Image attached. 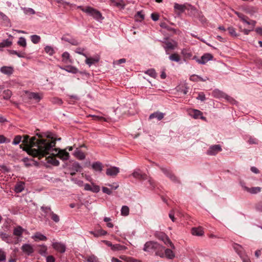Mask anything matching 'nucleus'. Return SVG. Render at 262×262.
<instances>
[{"instance_id":"nucleus-1","label":"nucleus","mask_w":262,"mask_h":262,"mask_svg":"<svg viewBox=\"0 0 262 262\" xmlns=\"http://www.w3.org/2000/svg\"><path fill=\"white\" fill-rule=\"evenodd\" d=\"M21 129H17V144L23 150L33 157L38 159L46 157L47 163L54 166H58L59 162L55 157L47 156L53 151H57L56 148H53L56 144V140L53 139L52 134L50 133H36V136L29 138L28 135H21Z\"/></svg>"},{"instance_id":"nucleus-2","label":"nucleus","mask_w":262,"mask_h":262,"mask_svg":"<svg viewBox=\"0 0 262 262\" xmlns=\"http://www.w3.org/2000/svg\"><path fill=\"white\" fill-rule=\"evenodd\" d=\"M78 8H80L83 12H85L88 15L93 17L97 21H100L103 19L100 12L91 7L88 6L86 7H83L82 6H79Z\"/></svg>"},{"instance_id":"nucleus-3","label":"nucleus","mask_w":262,"mask_h":262,"mask_svg":"<svg viewBox=\"0 0 262 262\" xmlns=\"http://www.w3.org/2000/svg\"><path fill=\"white\" fill-rule=\"evenodd\" d=\"M155 236L158 239L162 241L166 245L169 246L171 249H175V246L165 233L163 232L157 231L155 233Z\"/></svg>"},{"instance_id":"nucleus-4","label":"nucleus","mask_w":262,"mask_h":262,"mask_svg":"<svg viewBox=\"0 0 262 262\" xmlns=\"http://www.w3.org/2000/svg\"><path fill=\"white\" fill-rule=\"evenodd\" d=\"M40 209L46 214V216H49L55 223H57L60 221L59 216L54 213L50 207L43 206L41 207Z\"/></svg>"},{"instance_id":"nucleus-5","label":"nucleus","mask_w":262,"mask_h":262,"mask_svg":"<svg viewBox=\"0 0 262 262\" xmlns=\"http://www.w3.org/2000/svg\"><path fill=\"white\" fill-rule=\"evenodd\" d=\"M67 166L71 171L70 174L72 176H75L77 172H80L82 170L81 166L77 162H70Z\"/></svg>"},{"instance_id":"nucleus-6","label":"nucleus","mask_w":262,"mask_h":262,"mask_svg":"<svg viewBox=\"0 0 262 262\" xmlns=\"http://www.w3.org/2000/svg\"><path fill=\"white\" fill-rule=\"evenodd\" d=\"M212 96L214 97L220 98H224L227 99L228 101L233 103L235 100L230 97L229 96L227 95L223 92H221L219 90H215L212 92Z\"/></svg>"},{"instance_id":"nucleus-7","label":"nucleus","mask_w":262,"mask_h":262,"mask_svg":"<svg viewBox=\"0 0 262 262\" xmlns=\"http://www.w3.org/2000/svg\"><path fill=\"white\" fill-rule=\"evenodd\" d=\"M222 150L221 146L219 144L214 145L210 146L207 151L208 155L214 156Z\"/></svg>"},{"instance_id":"nucleus-8","label":"nucleus","mask_w":262,"mask_h":262,"mask_svg":"<svg viewBox=\"0 0 262 262\" xmlns=\"http://www.w3.org/2000/svg\"><path fill=\"white\" fill-rule=\"evenodd\" d=\"M52 246L53 248L58 252L63 253L66 251V246L64 244L62 243H53Z\"/></svg>"},{"instance_id":"nucleus-9","label":"nucleus","mask_w":262,"mask_h":262,"mask_svg":"<svg viewBox=\"0 0 262 262\" xmlns=\"http://www.w3.org/2000/svg\"><path fill=\"white\" fill-rule=\"evenodd\" d=\"M157 242H148L145 243L143 248L144 251L153 253L155 250L156 245Z\"/></svg>"},{"instance_id":"nucleus-10","label":"nucleus","mask_w":262,"mask_h":262,"mask_svg":"<svg viewBox=\"0 0 262 262\" xmlns=\"http://www.w3.org/2000/svg\"><path fill=\"white\" fill-rule=\"evenodd\" d=\"M164 247L161 245L159 243H157V244L156 245L155 250L154 251V252L155 253V254L157 256H159L160 257L163 258L164 257Z\"/></svg>"},{"instance_id":"nucleus-11","label":"nucleus","mask_w":262,"mask_h":262,"mask_svg":"<svg viewBox=\"0 0 262 262\" xmlns=\"http://www.w3.org/2000/svg\"><path fill=\"white\" fill-rule=\"evenodd\" d=\"M165 45L163 46V48L166 51V53L168 54H169L168 53V51L170 50H174L177 46V43L176 42L172 41H165L164 42Z\"/></svg>"},{"instance_id":"nucleus-12","label":"nucleus","mask_w":262,"mask_h":262,"mask_svg":"<svg viewBox=\"0 0 262 262\" xmlns=\"http://www.w3.org/2000/svg\"><path fill=\"white\" fill-rule=\"evenodd\" d=\"M21 249L24 253L28 255H30L34 252L33 247L30 244H24L21 247Z\"/></svg>"},{"instance_id":"nucleus-13","label":"nucleus","mask_w":262,"mask_h":262,"mask_svg":"<svg viewBox=\"0 0 262 262\" xmlns=\"http://www.w3.org/2000/svg\"><path fill=\"white\" fill-rule=\"evenodd\" d=\"M0 71L4 74L10 76L13 74L14 70L12 67L3 66L1 68Z\"/></svg>"},{"instance_id":"nucleus-14","label":"nucleus","mask_w":262,"mask_h":262,"mask_svg":"<svg viewBox=\"0 0 262 262\" xmlns=\"http://www.w3.org/2000/svg\"><path fill=\"white\" fill-rule=\"evenodd\" d=\"M119 172V168L117 167H112L106 169V174L109 176H116Z\"/></svg>"},{"instance_id":"nucleus-15","label":"nucleus","mask_w":262,"mask_h":262,"mask_svg":"<svg viewBox=\"0 0 262 262\" xmlns=\"http://www.w3.org/2000/svg\"><path fill=\"white\" fill-rule=\"evenodd\" d=\"M213 56L211 54L209 53L205 54L201 57L200 59L198 60V62L200 64H204L209 60H211Z\"/></svg>"},{"instance_id":"nucleus-16","label":"nucleus","mask_w":262,"mask_h":262,"mask_svg":"<svg viewBox=\"0 0 262 262\" xmlns=\"http://www.w3.org/2000/svg\"><path fill=\"white\" fill-rule=\"evenodd\" d=\"M32 237L36 242L45 241L47 239V237L39 232H36Z\"/></svg>"},{"instance_id":"nucleus-17","label":"nucleus","mask_w":262,"mask_h":262,"mask_svg":"<svg viewBox=\"0 0 262 262\" xmlns=\"http://www.w3.org/2000/svg\"><path fill=\"white\" fill-rule=\"evenodd\" d=\"M56 155L62 160H68L70 157L69 154L65 150H59Z\"/></svg>"},{"instance_id":"nucleus-18","label":"nucleus","mask_w":262,"mask_h":262,"mask_svg":"<svg viewBox=\"0 0 262 262\" xmlns=\"http://www.w3.org/2000/svg\"><path fill=\"white\" fill-rule=\"evenodd\" d=\"M132 175L135 178L141 180H144L147 179V175L144 173H142L140 171H134L132 173Z\"/></svg>"},{"instance_id":"nucleus-19","label":"nucleus","mask_w":262,"mask_h":262,"mask_svg":"<svg viewBox=\"0 0 262 262\" xmlns=\"http://www.w3.org/2000/svg\"><path fill=\"white\" fill-rule=\"evenodd\" d=\"M244 188L245 190L247 191V192L251 194H256L258 192H260L261 190V188L260 187H254L249 188L248 187L245 186Z\"/></svg>"},{"instance_id":"nucleus-20","label":"nucleus","mask_w":262,"mask_h":262,"mask_svg":"<svg viewBox=\"0 0 262 262\" xmlns=\"http://www.w3.org/2000/svg\"><path fill=\"white\" fill-rule=\"evenodd\" d=\"M28 97L29 99H34L36 102H39L42 98V96L40 95L38 93L34 92L28 93Z\"/></svg>"},{"instance_id":"nucleus-21","label":"nucleus","mask_w":262,"mask_h":262,"mask_svg":"<svg viewBox=\"0 0 262 262\" xmlns=\"http://www.w3.org/2000/svg\"><path fill=\"white\" fill-rule=\"evenodd\" d=\"M164 114L159 112H155L150 115L149 118L152 119L154 118H157L158 120H162L164 117Z\"/></svg>"},{"instance_id":"nucleus-22","label":"nucleus","mask_w":262,"mask_h":262,"mask_svg":"<svg viewBox=\"0 0 262 262\" xmlns=\"http://www.w3.org/2000/svg\"><path fill=\"white\" fill-rule=\"evenodd\" d=\"M190 80L192 81L198 82L199 81H206L209 80V78L207 77H205V78H202L196 75H192L190 77Z\"/></svg>"},{"instance_id":"nucleus-23","label":"nucleus","mask_w":262,"mask_h":262,"mask_svg":"<svg viewBox=\"0 0 262 262\" xmlns=\"http://www.w3.org/2000/svg\"><path fill=\"white\" fill-rule=\"evenodd\" d=\"M164 257L169 259H172L175 257V254L170 249H164Z\"/></svg>"},{"instance_id":"nucleus-24","label":"nucleus","mask_w":262,"mask_h":262,"mask_svg":"<svg viewBox=\"0 0 262 262\" xmlns=\"http://www.w3.org/2000/svg\"><path fill=\"white\" fill-rule=\"evenodd\" d=\"M92 167L94 170L99 172H101L103 169L102 164L98 161L93 163Z\"/></svg>"},{"instance_id":"nucleus-25","label":"nucleus","mask_w":262,"mask_h":262,"mask_svg":"<svg viewBox=\"0 0 262 262\" xmlns=\"http://www.w3.org/2000/svg\"><path fill=\"white\" fill-rule=\"evenodd\" d=\"M191 233L193 235L202 236L204 234V231L202 227L193 228L191 230Z\"/></svg>"},{"instance_id":"nucleus-26","label":"nucleus","mask_w":262,"mask_h":262,"mask_svg":"<svg viewBox=\"0 0 262 262\" xmlns=\"http://www.w3.org/2000/svg\"><path fill=\"white\" fill-rule=\"evenodd\" d=\"M90 233L93 234L95 237H99L100 236L104 235L106 234L107 232L104 230L100 229L95 232L92 231H90Z\"/></svg>"},{"instance_id":"nucleus-27","label":"nucleus","mask_w":262,"mask_h":262,"mask_svg":"<svg viewBox=\"0 0 262 262\" xmlns=\"http://www.w3.org/2000/svg\"><path fill=\"white\" fill-rule=\"evenodd\" d=\"M174 9L176 11H178L179 13L184 12L186 9V7L184 5H180L177 3H175L174 5Z\"/></svg>"},{"instance_id":"nucleus-28","label":"nucleus","mask_w":262,"mask_h":262,"mask_svg":"<svg viewBox=\"0 0 262 262\" xmlns=\"http://www.w3.org/2000/svg\"><path fill=\"white\" fill-rule=\"evenodd\" d=\"M99 60V57L96 58H86L85 63L91 66L92 64L98 62Z\"/></svg>"},{"instance_id":"nucleus-29","label":"nucleus","mask_w":262,"mask_h":262,"mask_svg":"<svg viewBox=\"0 0 262 262\" xmlns=\"http://www.w3.org/2000/svg\"><path fill=\"white\" fill-rule=\"evenodd\" d=\"M75 156L79 160H83L85 159V156L84 154L77 149L74 152Z\"/></svg>"},{"instance_id":"nucleus-30","label":"nucleus","mask_w":262,"mask_h":262,"mask_svg":"<svg viewBox=\"0 0 262 262\" xmlns=\"http://www.w3.org/2000/svg\"><path fill=\"white\" fill-rule=\"evenodd\" d=\"M38 252L41 255H46L47 254V246L45 245L39 246L38 249Z\"/></svg>"},{"instance_id":"nucleus-31","label":"nucleus","mask_w":262,"mask_h":262,"mask_svg":"<svg viewBox=\"0 0 262 262\" xmlns=\"http://www.w3.org/2000/svg\"><path fill=\"white\" fill-rule=\"evenodd\" d=\"M23 233L26 234H28L29 233L26 229L23 228L21 226H17V241Z\"/></svg>"},{"instance_id":"nucleus-32","label":"nucleus","mask_w":262,"mask_h":262,"mask_svg":"<svg viewBox=\"0 0 262 262\" xmlns=\"http://www.w3.org/2000/svg\"><path fill=\"white\" fill-rule=\"evenodd\" d=\"M160 26L162 28H164L167 30L171 32L172 33H176L175 29L168 26L165 22L161 23L160 24Z\"/></svg>"},{"instance_id":"nucleus-33","label":"nucleus","mask_w":262,"mask_h":262,"mask_svg":"<svg viewBox=\"0 0 262 262\" xmlns=\"http://www.w3.org/2000/svg\"><path fill=\"white\" fill-rule=\"evenodd\" d=\"M241 20H242L244 23L248 25L252 26L253 28H254L256 24V21L255 20H251L249 21L248 17H247L246 16H245V17L243 19H242Z\"/></svg>"},{"instance_id":"nucleus-34","label":"nucleus","mask_w":262,"mask_h":262,"mask_svg":"<svg viewBox=\"0 0 262 262\" xmlns=\"http://www.w3.org/2000/svg\"><path fill=\"white\" fill-rule=\"evenodd\" d=\"M241 20H242L244 23L248 25L252 26L253 28H254L256 24V21L255 20H251L249 21L248 17H247L246 16H245V17L243 19H242Z\"/></svg>"},{"instance_id":"nucleus-35","label":"nucleus","mask_w":262,"mask_h":262,"mask_svg":"<svg viewBox=\"0 0 262 262\" xmlns=\"http://www.w3.org/2000/svg\"><path fill=\"white\" fill-rule=\"evenodd\" d=\"M86 261L87 262H100L97 256L94 254L87 256Z\"/></svg>"},{"instance_id":"nucleus-36","label":"nucleus","mask_w":262,"mask_h":262,"mask_svg":"<svg viewBox=\"0 0 262 262\" xmlns=\"http://www.w3.org/2000/svg\"><path fill=\"white\" fill-rule=\"evenodd\" d=\"M62 39L70 43L72 45L77 46L79 45V42L75 39H69L66 37H64L62 38Z\"/></svg>"},{"instance_id":"nucleus-37","label":"nucleus","mask_w":262,"mask_h":262,"mask_svg":"<svg viewBox=\"0 0 262 262\" xmlns=\"http://www.w3.org/2000/svg\"><path fill=\"white\" fill-rule=\"evenodd\" d=\"M23 12L25 14L27 15L34 14L35 11L32 8H21Z\"/></svg>"},{"instance_id":"nucleus-38","label":"nucleus","mask_w":262,"mask_h":262,"mask_svg":"<svg viewBox=\"0 0 262 262\" xmlns=\"http://www.w3.org/2000/svg\"><path fill=\"white\" fill-rule=\"evenodd\" d=\"M12 44V41L9 39H6L0 43V49L4 47H9Z\"/></svg>"},{"instance_id":"nucleus-39","label":"nucleus","mask_w":262,"mask_h":262,"mask_svg":"<svg viewBox=\"0 0 262 262\" xmlns=\"http://www.w3.org/2000/svg\"><path fill=\"white\" fill-rule=\"evenodd\" d=\"M135 18L136 21H141L144 19V15L142 13L141 11H138L135 15Z\"/></svg>"},{"instance_id":"nucleus-40","label":"nucleus","mask_w":262,"mask_h":262,"mask_svg":"<svg viewBox=\"0 0 262 262\" xmlns=\"http://www.w3.org/2000/svg\"><path fill=\"white\" fill-rule=\"evenodd\" d=\"M169 58L170 60L176 62H179L180 60V57L177 53L171 54V55L169 56Z\"/></svg>"},{"instance_id":"nucleus-41","label":"nucleus","mask_w":262,"mask_h":262,"mask_svg":"<svg viewBox=\"0 0 262 262\" xmlns=\"http://www.w3.org/2000/svg\"><path fill=\"white\" fill-rule=\"evenodd\" d=\"M125 247L120 244H115L112 245V249L115 251L123 250L125 249Z\"/></svg>"},{"instance_id":"nucleus-42","label":"nucleus","mask_w":262,"mask_h":262,"mask_svg":"<svg viewBox=\"0 0 262 262\" xmlns=\"http://www.w3.org/2000/svg\"><path fill=\"white\" fill-rule=\"evenodd\" d=\"M25 189V183L22 181H17V193L21 192Z\"/></svg>"},{"instance_id":"nucleus-43","label":"nucleus","mask_w":262,"mask_h":262,"mask_svg":"<svg viewBox=\"0 0 262 262\" xmlns=\"http://www.w3.org/2000/svg\"><path fill=\"white\" fill-rule=\"evenodd\" d=\"M129 208L127 206H123L122 207L121 212L122 215L126 216L129 214Z\"/></svg>"},{"instance_id":"nucleus-44","label":"nucleus","mask_w":262,"mask_h":262,"mask_svg":"<svg viewBox=\"0 0 262 262\" xmlns=\"http://www.w3.org/2000/svg\"><path fill=\"white\" fill-rule=\"evenodd\" d=\"M145 73L148 74L150 77L154 78H155L157 76L156 72L155 70L153 69H150L147 70L146 72H145Z\"/></svg>"},{"instance_id":"nucleus-45","label":"nucleus","mask_w":262,"mask_h":262,"mask_svg":"<svg viewBox=\"0 0 262 262\" xmlns=\"http://www.w3.org/2000/svg\"><path fill=\"white\" fill-rule=\"evenodd\" d=\"M192 116L195 119L199 118L200 116L202 115V113L198 110H194L192 111Z\"/></svg>"},{"instance_id":"nucleus-46","label":"nucleus","mask_w":262,"mask_h":262,"mask_svg":"<svg viewBox=\"0 0 262 262\" xmlns=\"http://www.w3.org/2000/svg\"><path fill=\"white\" fill-rule=\"evenodd\" d=\"M17 44L23 47H26L27 45L26 39L23 37L19 38Z\"/></svg>"},{"instance_id":"nucleus-47","label":"nucleus","mask_w":262,"mask_h":262,"mask_svg":"<svg viewBox=\"0 0 262 262\" xmlns=\"http://www.w3.org/2000/svg\"><path fill=\"white\" fill-rule=\"evenodd\" d=\"M67 72L72 73L73 74H76L78 72V70L73 66H69L67 67V69L66 70Z\"/></svg>"},{"instance_id":"nucleus-48","label":"nucleus","mask_w":262,"mask_h":262,"mask_svg":"<svg viewBox=\"0 0 262 262\" xmlns=\"http://www.w3.org/2000/svg\"><path fill=\"white\" fill-rule=\"evenodd\" d=\"M45 51L47 53H48L50 55H52L54 53L53 48L51 46H46L45 48Z\"/></svg>"},{"instance_id":"nucleus-49","label":"nucleus","mask_w":262,"mask_h":262,"mask_svg":"<svg viewBox=\"0 0 262 262\" xmlns=\"http://www.w3.org/2000/svg\"><path fill=\"white\" fill-rule=\"evenodd\" d=\"M31 41L34 43H37L40 41V37L37 35H33L31 36Z\"/></svg>"},{"instance_id":"nucleus-50","label":"nucleus","mask_w":262,"mask_h":262,"mask_svg":"<svg viewBox=\"0 0 262 262\" xmlns=\"http://www.w3.org/2000/svg\"><path fill=\"white\" fill-rule=\"evenodd\" d=\"M51 102L53 104H57L58 105H61L62 104V101L61 99L57 97H54L52 98Z\"/></svg>"},{"instance_id":"nucleus-51","label":"nucleus","mask_w":262,"mask_h":262,"mask_svg":"<svg viewBox=\"0 0 262 262\" xmlns=\"http://www.w3.org/2000/svg\"><path fill=\"white\" fill-rule=\"evenodd\" d=\"M168 177L173 182L180 183V181L178 179V178L176 177V176H174L173 173L171 172L169 174V175L168 176Z\"/></svg>"},{"instance_id":"nucleus-52","label":"nucleus","mask_w":262,"mask_h":262,"mask_svg":"<svg viewBox=\"0 0 262 262\" xmlns=\"http://www.w3.org/2000/svg\"><path fill=\"white\" fill-rule=\"evenodd\" d=\"M228 30L229 33L232 36L236 37L238 36L237 34L236 33L235 29L232 27H229L228 28Z\"/></svg>"},{"instance_id":"nucleus-53","label":"nucleus","mask_w":262,"mask_h":262,"mask_svg":"<svg viewBox=\"0 0 262 262\" xmlns=\"http://www.w3.org/2000/svg\"><path fill=\"white\" fill-rule=\"evenodd\" d=\"M62 56L63 58L62 61L64 62H67V61L70 57V54L68 52H66L62 54Z\"/></svg>"},{"instance_id":"nucleus-54","label":"nucleus","mask_w":262,"mask_h":262,"mask_svg":"<svg viewBox=\"0 0 262 262\" xmlns=\"http://www.w3.org/2000/svg\"><path fill=\"white\" fill-rule=\"evenodd\" d=\"M93 192H98L100 191V187L98 185L93 184V186H91V190Z\"/></svg>"},{"instance_id":"nucleus-55","label":"nucleus","mask_w":262,"mask_h":262,"mask_svg":"<svg viewBox=\"0 0 262 262\" xmlns=\"http://www.w3.org/2000/svg\"><path fill=\"white\" fill-rule=\"evenodd\" d=\"M239 29L241 30V31L243 32L245 35H248L250 31L253 30L254 28H253V26H251V28L250 29H244L242 30L241 27H239Z\"/></svg>"},{"instance_id":"nucleus-56","label":"nucleus","mask_w":262,"mask_h":262,"mask_svg":"<svg viewBox=\"0 0 262 262\" xmlns=\"http://www.w3.org/2000/svg\"><path fill=\"white\" fill-rule=\"evenodd\" d=\"M196 99L203 101L206 99L205 95L203 93H200L198 96L196 97Z\"/></svg>"},{"instance_id":"nucleus-57","label":"nucleus","mask_w":262,"mask_h":262,"mask_svg":"<svg viewBox=\"0 0 262 262\" xmlns=\"http://www.w3.org/2000/svg\"><path fill=\"white\" fill-rule=\"evenodd\" d=\"M233 248L236 250V252H241L242 248V246L237 244L234 243L233 245Z\"/></svg>"},{"instance_id":"nucleus-58","label":"nucleus","mask_w":262,"mask_h":262,"mask_svg":"<svg viewBox=\"0 0 262 262\" xmlns=\"http://www.w3.org/2000/svg\"><path fill=\"white\" fill-rule=\"evenodd\" d=\"M6 260V254L5 253L0 250V261H5Z\"/></svg>"},{"instance_id":"nucleus-59","label":"nucleus","mask_w":262,"mask_h":262,"mask_svg":"<svg viewBox=\"0 0 262 262\" xmlns=\"http://www.w3.org/2000/svg\"><path fill=\"white\" fill-rule=\"evenodd\" d=\"M102 191H103V192L106 193L108 195L111 194L112 193V191H111V190H110L109 188L105 187H102Z\"/></svg>"},{"instance_id":"nucleus-60","label":"nucleus","mask_w":262,"mask_h":262,"mask_svg":"<svg viewBox=\"0 0 262 262\" xmlns=\"http://www.w3.org/2000/svg\"><path fill=\"white\" fill-rule=\"evenodd\" d=\"M84 50L83 48H78L76 49V53H77L79 54L82 55L84 56L85 57H86V55L83 53Z\"/></svg>"},{"instance_id":"nucleus-61","label":"nucleus","mask_w":262,"mask_h":262,"mask_svg":"<svg viewBox=\"0 0 262 262\" xmlns=\"http://www.w3.org/2000/svg\"><path fill=\"white\" fill-rule=\"evenodd\" d=\"M256 209L259 212H262V201L259 202L256 204Z\"/></svg>"},{"instance_id":"nucleus-62","label":"nucleus","mask_w":262,"mask_h":262,"mask_svg":"<svg viewBox=\"0 0 262 262\" xmlns=\"http://www.w3.org/2000/svg\"><path fill=\"white\" fill-rule=\"evenodd\" d=\"M151 17L154 21H157L159 19V15L157 13H152Z\"/></svg>"},{"instance_id":"nucleus-63","label":"nucleus","mask_w":262,"mask_h":262,"mask_svg":"<svg viewBox=\"0 0 262 262\" xmlns=\"http://www.w3.org/2000/svg\"><path fill=\"white\" fill-rule=\"evenodd\" d=\"M161 170L163 171V172L168 177L169 174L171 173L169 170L165 168H161Z\"/></svg>"},{"instance_id":"nucleus-64","label":"nucleus","mask_w":262,"mask_h":262,"mask_svg":"<svg viewBox=\"0 0 262 262\" xmlns=\"http://www.w3.org/2000/svg\"><path fill=\"white\" fill-rule=\"evenodd\" d=\"M47 262H55V258L52 255H49L47 257Z\"/></svg>"}]
</instances>
